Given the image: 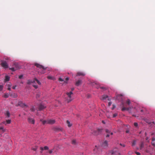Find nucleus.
<instances>
[{
    "label": "nucleus",
    "mask_w": 155,
    "mask_h": 155,
    "mask_svg": "<svg viewBox=\"0 0 155 155\" xmlns=\"http://www.w3.org/2000/svg\"><path fill=\"white\" fill-rule=\"evenodd\" d=\"M35 65L41 69H42L41 71V72L40 71H39L38 72L39 73H40L41 74H44L45 73V71L46 69V68H45L42 65L37 63H35Z\"/></svg>",
    "instance_id": "nucleus-1"
},
{
    "label": "nucleus",
    "mask_w": 155,
    "mask_h": 155,
    "mask_svg": "<svg viewBox=\"0 0 155 155\" xmlns=\"http://www.w3.org/2000/svg\"><path fill=\"white\" fill-rule=\"evenodd\" d=\"M13 67L9 68V69L13 71H15L16 70L20 68V66L19 65L18 63H14L13 65Z\"/></svg>",
    "instance_id": "nucleus-2"
},
{
    "label": "nucleus",
    "mask_w": 155,
    "mask_h": 155,
    "mask_svg": "<svg viewBox=\"0 0 155 155\" xmlns=\"http://www.w3.org/2000/svg\"><path fill=\"white\" fill-rule=\"evenodd\" d=\"M102 130L103 129L102 128L97 129L96 130H94L92 132V134L94 135H97L101 134L102 132Z\"/></svg>",
    "instance_id": "nucleus-3"
},
{
    "label": "nucleus",
    "mask_w": 155,
    "mask_h": 155,
    "mask_svg": "<svg viewBox=\"0 0 155 155\" xmlns=\"http://www.w3.org/2000/svg\"><path fill=\"white\" fill-rule=\"evenodd\" d=\"M1 65L2 67L4 68H7L8 67L7 62L5 61H1Z\"/></svg>",
    "instance_id": "nucleus-4"
},
{
    "label": "nucleus",
    "mask_w": 155,
    "mask_h": 155,
    "mask_svg": "<svg viewBox=\"0 0 155 155\" xmlns=\"http://www.w3.org/2000/svg\"><path fill=\"white\" fill-rule=\"evenodd\" d=\"M46 108V106L43 104H39L38 106V108L37 109V110H41L45 108Z\"/></svg>",
    "instance_id": "nucleus-5"
},
{
    "label": "nucleus",
    "mask_w": 155,
    "mask_h": 155,
    "mask_svg": "<svg viewBox=\"0 0 155 155\" xmlns=\"http://www.w3.org/2000/svg\"><path fill=\"white\" fill-rule=\"evenodd\" d=\"M66 94L67 95L68 97L69 98V99H68V102H70L72 100L71 95L73 94L72 91H70L69 93L67 92Z\"/></svg>",
    "instance_id": "nucleus-6"
},
{
    "label": "nucleus",
    "mask_w": 155,
    "mask_h": 155,
    "mask_svg": "<svg viewBox=\"0 0 155 155\" xmlns=\"http://www.w3.org/2000/svg\"><path fill=\"white\" fill-rule=\"evenodd\" d=\"M123 96L122 94H117L116 95V99L119 101H123Z\"/></svg>",
    "instance_id": "nucleus-7"
},
{
    "label": "nucleus",
    "mask_w": 155,
    "mask_h": 155,
    "mask_svg": "<svg viewBox=\"0 0 155 155\" xmlns=\"http://www.w3.org/2000/svg\"><path fill=\"white\" fill-rule=\"evenodd\" d=\"M28 122L29 124H35V121L34 119L33 118H31L30 117H28Z\"/></svg>",
    "instance_id": "nucleus-8"
},
{
    "label": "nucleus",
    "mask_w": 155,
    "mask_h": 155,
    "mask_svg": "<svg viewBox=\"0 0 155 155\" xmlns=\"http://www.w3.org/2000/svg\"><path fill=\"white\" fill-rule=\"evenodd\" d=\"M18 104L19 106L22 107H28V106L27 105L22 103L21 101L19 102L18 103Z\"/></svg>",
    "instance_id": "nucleus-9"
},
{
    "label": "nucleus",
    "mask_w": 155,
    "mask_h": 155,
    "mask_svg": "<svg viewBox=\"0 0 155 155\" xmlns=\"http://www.w3.org/2000/svg\"><path fill=\"white\" fill-rule=\"evenodd\" d=\"M55 122V120L53 119H48L47 120V124H53Z\"/></svg>",
    "instance_id": "nucleus-10"
},
{
    "label": "nucleus",
    "mask_w": 155,
    "mask_h": 155,
    "mask_svg": "<svg viewBox=\"0 0 155 155\" xmlns=\"http://www.w3.org/2000/svg\"><path fill=\"white\" fill-rule=\"evenodd\" d=\"M92 85L98 89L100 87V85L97 82H94L92 83Z\"/></svg>",
    "instance_id": "nucleus-11"
},
{
    "label": "nucleus",
    "mask_w": 155,
    "mask_h": 155,
    "mask_svg": "<svg viewBox=\"0 0 155 155\" xmlns=\"http://www.w3.org/2000/svg\"><path fill=\"white\" fill-rule=\"evenodd\" d=\"M82 82V81L81 80H78L76 82L75 85L76 86H78L81 84Z\"/></svg>",
    "instance_id": "nucleus-12"
},
{
    "label": "nucleus",
    "mask_w": 155,
    "mask_h": 155,
    "mask_svg": "<svg viewBox=\"0 0 155 155\" xmlns=\"http://www.w3.org/2000/svg\"><path fill=\"white\" fill-rule=\"evenodd\" d=\"M102 146L104 148H106L108 146L107 141L105 140L102 144Z\"/></svg>",
    "instance_id": "nucleus-13"
},
{
    "label": "nucleus",
    "mask_w": 155,
    "mask_h": 155,
    "mask_svg": "<svg viewBox=\"0 0 155 155\" xmlns=\"http://www.w3.org/2000/svg\"><path fill=\"white\" fill-rule=\"evenodd\" d=\"M85 75V73L83 72H78L77 74V76H84Z\"/></svg>",
    "instance_id": "nucleus-14"
},
{
    "label": "nucleus",
    "mask_w": 155,
    "mask_h": 155,
    "mask_svg": "<svg viewBox=\"0 0 155 155\" xmlns=\"http://www.w3.org/2000/svg\"><path fill=\"white\" fill-rule=\"evenodd\" d=\"M99 148L97 146H95V148L94 149V151L95 152L97 153H99Z\"/></svg>",
    "instance_id": "nucleus-15"
},
{
    "label": "nucleus",
    "mask_w": 155,
    "mask_h": 155,
    "mask_svg": "<svg viewBox=\"0 0 155 155\" xmlns=\"http://www.w3.org/2000/svg\"><path fill=\"white\" fill-rule=\"evenodd\" d=\"M40 149L41 150V153H42V151L44 150H48V147L47 146H45L44 147V148L42 147H40Z\"/></svg>",
    "instance_id": "nucleus-16"
},
{
    "label": "nucleus",
    "mask_w": 155,
    "mask_h": 155,
    "mask_svg": "<svg viewBox=\"0 0 155 155\" xmlns=\"http://www.w3.org/2000/svg\"><path fill=\"white\" fill-rule=\"evenodd\" d=\"M11 120H6V122L5 121H3V123L6 125L7 124H10L11 122Z\"/></svg>",
    "instance_id": "nucleus-17"
},
{
    "label": "nucleus",
    "mask_w": 155,
    "mask_h": 155,
    "mask_svg": "<svg viewBox=\"0 0 155 155\" xmlns=\"http://www.w3.org/2000/svg\"><path fill=\"white\" fill-rule=\"evenodd\" d=\"M152 144L153 146L155 147V137L152 138Z\"/></svg>",
    "instance_id": "nucleus-18"
},
{
    "label": "nucleus",
    "mask_w": 155,
    "mask_h": 155,
    "mask_svg": "<svg viewBox=\"0 0 155 155\" xmlns=\"http://www.w3.org/2000/svg\"><path fill=\"white\" fill-rule=\"evenodd\" d=\"M35 82V81L34 80L33 81H32L31 80H28V81L27 82V84H31V83H33Z\"/></svg>",
    "instance_id": "nucleus-19"
},
{
    "label": "nucleus",
    "mask_w": 155,
    "mask_h": 155,
    "mask_svg": "<svg viewBox=\"0 0 155 155\" xmlns=\"http://www.w3.org/2000/svg\"><path fill=\"white\" fill-rule=\"evenodd\" d=\"M108 96L106 95H103L102 96V98H101L102 100H105L107 99L108 97Z\"/></svg>",
    "instance_id": "nucleus-20"
},
{
    "label": "nucleus",
    "mask_w": 155,
    "mask_h": 155,
    "mask_svg": "<svg viewBox=\"0 0 155 155\" xmlns=\"http://www.w3.org/2000/svg\"><path fill=\"white\" fill-rule=\"evenodd\" d=\"M31 111L32 112L35 111V108L34 106H32L30 109Z\"/></svg>",
    "instance_id": "nucleus-21"
},
{
    "label": "nucleus",
    "mask_w": 155,
    "mask_h": 155,
    "mask_svg": "<svg viewBox=\"0 0 155 155\" xmlns=\"http://www.w3.org/2000/svg\"><path fill=\"white\" fill-rule=\"evenodd\" d=\"M10 79V77L7 75L5 76V81H9Z\"/></svg>",
    "instance_id": "nucleus-22"
},
{
    "label": "nucleus",
    "mask_w": 155,
    "mask_h": 155,
    "mask_svg": "<svg viewBox=\"0 0 155 155\" xmlns=\"http://www.w3.org/2000/svg\"><path fill=\"white\" fill-rule=\"evenodd\" d=\"M40 121L42 122V123L44 125L46 123L47 124V120H43L42 119H41Z\"/></svg>",
    "instance_id": "nucleus-23"
},
{
    "label": "nucleus",
    "mask_w": 155,
    "mask_h": 155,
    "mask_svg": "<svg viewBox=\"0 0 155 155\" xmlns=\"http://www.w3.org/2000/svg\"><path fill=\"white\" fill-rule=\"evenodd\" d=\"M136 143V140H134L132 142V146H134Z\"/></svg>",
    "instance_id": "nucleus-24"
},
{
    "label": "nucleus",
    "mask_w": 155,
    "mask_h": 155,
    "mask_svg": "<svg viewBox=\"0 0 155 155\" xmlns=\"http://www.w3.org/2000/svg\"><path fill=\"white\" fill-rule=\"evenodd\" d=\"M6 115L8 117H10V114L8 111H7L6 114Z\"/></svg>",
    "instance_id": "nucleus-25"
},
{
    "label": "nucleus",
    "mask_w": 155,
    "mask_h": 155,
    "mask_svg": "<svg viewBox=\"0 0 155 155\" xmlns=\"http://www.w3.org/2000/svg\"><path fill=\"white\" fill-rule=\"evenodd\" d=\"M34 81H36L37 82V83L39 84V85H40L41 84V82L39 81L38 79H37L36 78H35V79H34Z\"/></svg>",
    "instance_id": "nucleus-26"
},
{
    "label": "nucleus",
    "mask_w": 155,
    "mask_h": 155,
    "mask_svg": "<svg viewBox=\"0 0 155 155\" xmlns=\"http://www.w3.org/2000/svg\"><path fill=\"white\" fill-rule=\"evenodd\" d=\"M129 109L128 108H125L124 107L122 109V110L123 111H124L125 110H129Z\"/></svg>",
    "instance_id": "nucleus-27"
},
{
    "label": "nucleus",
    "mask_w": 155,
    "mask_h": 155,
    "mask_svg": "<svg viewBox=\"0 0 155 155\" xmlns=\"http://www.w3.org/2000/svg\"><path fill=\"white\" fill-rule=\"evenodd\" d=\"M67 123L68 124V127H70L71 126V125L70 124V122L67 120L66 121Z\"/></svg>",
    "instance_id": "nucleus-28"
},
{
    "label": "nucleus",
    "mask_w": 155,
    "mask_h": 155,
    "mask_svg": "<svg viewBox=\"0 0 155 155\" xmlns=\"http://www.w3.org/2000/svg\"><path fill=\"white\" fill-rule=\"evenodd\" d=\"M3 97L5 98H8L9 97V95L8 94H5V95H4L3 96Z\"/></svg>",
    "instance_id": "nucleus-29"
},
{
    "label": "nucleus",
    "mask_w": 155,
    "mask_h": 155,
    "mask_svg": "<svg viewBox=\"0 0 155 155\" xmlns=\"http://www.w3.org/2000/svg\"><path fill=\"white\" fill-rule=\"evenodd\" d=\"M143 145H144V144H143V142H141L140 144V149H142V148L143 147Z\"/></svg>",
    "instance_id": "nucleus-30"
},
{
    "label": "nucleus",
    "mask_w": 155,
    "mask_h": 155,
    "mask_svg": "<svg viewBox=\"0 0 155 155\" xmlns=\"http://www.w3.org/2000/svg\"><path fill=\"white\" fill-rule=\"evenodd\" d=\"M146 111V109L144 108L143 109H141L140 110V111L141 112H143V113H144L145 111Z\"/></svg>",
    "instance_id": "nucleus-31"
},
{
    "label": "nucleus",
    "mask_w": 155,
    "mask_h": 155,
    "mask_svg": "<svg viewBox=\"0 0 155 155\" xmlns=\"http://www.w3.org/2000/svg\"><path fill=\"white\" fill-rule=\"evenodd\" d=\"M126 103L128 104V105H129L130 103V100L129 99H128L126 101Z\"/></svg>",
    "instance_id": "nucleus-32"
},
{
    "label": "nucleus",
    "mask_w": 155,
    "mask_h": 155,
    "mask_svg": "<svg viewBox=\"0 0 155 155\" xmlns=\"http://www.w3.org/2000/svg\"><path fill=\"white\" fill-rule=\"evenodd\" d=\"M3 89V86L2 85H0V91H2Z\"/></svg>",
    "instance_id": "nucleus-33"
},
{
    "label": "nucleus",
    "mask_w": 155,
    "mask_h": 155,
    "mask_svg": "<svg viewBox=\"0 0 155 155\" xmlns=\"http://www.w3.org/2000/svg\"><path fill=\"white\" fill-rule=\"evenodd\" d=\"M134 125L135 127H137V126L138 125V124L137 123L135 122V123H134Z\"/></svg>",
    "instance_id": "nucleus-34"
},
{
    "label": "nucleus",
    "mask_w": 155,
    "mask_h": 155,
    "mask_svg": "<svg viewBox=\"0 0 155 155\" xmlns=\"http://www.w3.org/2000/svg\"><path fill=\"white\" fill-rule=\"evenodd\" d=\"M17 97V94H14V95L13 96V97L14 98H16Z\"/></svg>",
    "instance_id": "nucleus-35"
},
{
    "label": "nucleus",
    "mask_w": 155,
    "mask_h": 155,
    "mask_svg": "<svg viewBox=\"0 0 155 155\" xmlns=\"http://www.w3.org/2000/svg\"><path fill=\"white\" fill-rule=\"evenodd\" d=\"M105 132L107 134H110V131H109L108 130L106 129L105 130Z\"/></svg>",
    "instance_id": "nucleus-36"
},
{
    "label": "nucleus",
    "mask_w": 155,
    "mask_h": 155,
    "mask_svg": "<svg viewBox=\"0 0 155 155\" xmlns=\"http://www.w3.org/2000/svg\"><path fill=\"white\" fill-rule=\"evenodd\" d=\"M117 115V113H115L113 115V117H116Z\"/></svg>",
    "instance_id": "nucleus-37"
},
{
    "label": "nucleus",
    "mask_w": 155,
    "mask_h": 155,
    "mask_svg": "<svg viewBox=\"0 0 155 155\" xmlns=\"http://www.w3.org/2000/svg\"><path fill=\"white\" fill-rule=\"evenodd\" d=\"M72 143L73 144H75L76 143V140H73L72 141Z\"/></svg>",
    "instance_id": "nucleus-38"
},
{
    "label": "nucleus",
    "mask_w": 155,
    "mask_h": 155,
    "mask_svg": "<svg viewBox=\"0 0 155 155\" xmlns=\"http://www.w3.org/2000/svg\"><path fill=\"white\" fill-rule=\"evenodd\" d=\"M33 86L35 88V89H37L38 88V86L37 85H33Z\"/></svg>",
    "instance_id": "nucleus-39"
},
{
    "label": "nucleus",
    "mask_w": 155,
    "mask_h": 155,
    "mask_svg": "<svg viewBox=\"0 0 155 155\" xmlns=\"http://www.w3.org/2000/svg\"><path fill=\"white\" fill-rule=\"evenodd\" d=\"M0 130H2L3 131V132H4V128L2 127H0Z\"/></svg>",
    "instance_id": "nucleus-40"
},
{
    "label": "nucleus",
    "mask_w": 155,
    "mask_h": 155,
    "mask_svg": "<svg viewBox=\"0 0 155 155\" xmlns=\"http://www.w3.org/2000/svg\"><path fill=\"white\" fill-rule=\"evenodd\" d=\"M47 78L49 79H52V77L50 76H48L47 77Z\"/></svg>",
    "instance_id": "nucleus-41"
},
{
    "label": "nucleus",
    "mask_w": 155,
    "mask_h": 155,
    "mask_svg": "<svg viewBox=\"0 0 155 155\" xmlns=\"http://www.w3.org/2000/svg\"><path fill=\"white\" fill-rule=\"evenodd\" d=\"M59 80L61 81H64V80L61 78H59Z\"/></svg>",
    "instance_id": "nucleus-42"
},
{
    "label": "nucleus",
    "mask_w": 155,
    "mask_h": 155,
    "mask_svg": "<svg viewBox=\"0 0 155 155\" xmlns=\"http://www.w3.org/2000/svg\"><path fill=\"white\" fill-rule=\"evenodd\" d=\"M23 77V75H20L19 76V79H21Z\"/></svg>",
    "instance_id": "nucleus-43"
},
{
    "label": "nucleus",
    "mask_w": 155,
    "mask_h": 155,
    "mask_svg": "<svg viewBox=\"0 0 155 155\" xmlns=\"http://www.w3.org/2000/svg\"><path fill=\"white\" fill-rule=\"evenodd\" d=\"M120 146H123V147H125V145L124 144H122V143H120Z\"/></svg>",
    "instance_id": "nucleus-44"
},
{
    "label": "nucleus",
    "mask_w": 155,
    "mask_h": 155,
    "mask_svg": "<svg viewBox=\"0 0 155 155\" xmlns=\"http://www.w3.org/2000/svg\"><path fill=\"white\" fill-rule=\"evenodd\" d=\"M111 104H112V103L111 102H109L108 103V106L109 107H110L111 105Z\"/></svg>",
    "instance_id": "nucleus-45"
},
{
    "label": "nucleus",
    "mask_w": 155,
    "mask_h": 155,
    "mask_svg": "<svg viewBox=\"0 0 155 155\" xmlns=\"http://www.w3.org/2000/svg\"><path fill=\"white\" fill-rule=\"evenodd\" d=\"M135 153L137 155H140V153L138 152H135Z\"/></svg>",
    "instance_id": "nucleus-46"
},
{
    "label": "nucleus",
    "mask_w": 155,
    "mask_h": 155,
    "mask_svg": "<svg viewBox=\"0 0 155 155\" xmlns=\"http://www.w3.org/2000/svg\"><path fill=\"white\" fill-rule=\"evenodd\" d=\"M113 107L112 108V110L114 109V108L115 107V106L114 105H113Z\"/></svg>",
    "instance_id": "nucleus-47"
},
{
    "label": "nucleus",
    "mask_w": 155,
    "mask_h": 155,
    "mask_svg": "<svg viewBox=\"0 0 155 155\" xmlns=\"http://www.w3.org/2000/svg\"><path fill=\"white\" fill-rule=\"evenodd\" d=\"M132 153H133L131 151H129L128 153L130 155L132 154Z\"/></svg>",
    "instance_id": "nucleus-48"
},
{
    "label": "nucleus",
    "mask_w": 155,
    "mask_h": 155,
    "mask_svg": "<svg viewBox=\"0 0 155 155\" xmlns=\"http://www.w3.org/2000/svg\"><path fill=\"white\" fill-rule=\"evenodd\" d=\"M126 132L127 133H128L129 132V130H127L126 131Z\"/></svg>",
    "instance_id": "nucleus-49"
},
{
    "label": "nucleus",
    "mask_w": 155,
    "mask_h": 155,
    "mask_svg": "<svg viewBox=\"0 0 155 155\" xmlns=\"http://www.w3.org/2000/svg\"><path fill=\"white\" fill-rule=\"evenodd\" d=\"M52 152H53V151H52V150H50L49 151V153H52Z\"/></svg>",
    "instance_id": "nucleus-50"
},
{
    "label": "nucleus",
    "mask_w": 155,
    "mask_h": 155,
    "mask_svg": "<svg viewBox=\"0 0 155 155\" xmlns=\"http://www.w3.org/2000/svg\"><path fill=\"white\" fill-rule=\"evenodd\" d=\"M16 87V86H14L12 87V88L13 89H15Z\"/></svg>",
    "instance_id": "nucleus-51"
},
{
    "label": "nucleus",
    "mask_w": 155,
    "mask_h": 155,
    "mask_svg": "<svg viewBox=\"0 0 155 155\" xmlns=\"http://www.w3.org/2000/svg\"><path fill=\"white\" fill-rule=\"evenodd\" d=\"M109 134H107V135L106 136V137H109L110 135H109Z\"/></svg>",
    "instance_id": "nucleus-52"
},
{
    "label": "nucleus",
    "mask_w": 155,
    "mask_h": 155,
    "mask_svg": "<svg viewBox=\"0 0 155 155\" xmlns=\"http://www.w3.org/2000/svg\"><path fill=\"white\" fill-rule=\"evenodd\" d=\"M65 80L66 81H68V80H69V78L68 77L66 78L65 79Z\"/></svg>",
    "instance_id": "nucleus-53"
},
{
    "label": "nucleus",
    "mask_w": 155,
    "mask_h": 155,
    "mask_svg": "<svg viewBox=\"0 0 155 155\" xmlns=\"http://www.w3.org/2000/svg\"><path fill=\"white\" fill-rule=\"evenodd\" d=\"M71 91H72L74 90V88H71Z\"/></svg>",
    "instance_id": "nucleus-54"
},
{
    "label": "nucleus",
    "mask_w": 155,
    "mask_h": 155,
    "mask_svg": "<svg viewBox=\"0 0 155 155\" xmlns=\"http://www.w3.org/2000/svg\"><path fill=\"white\" fill-rule=\"evenodd\" d=\"M8 89L9 90V91H10L11 90V88L10 87H9L8 88Z\"/></svg>",
    "instance_id": "nucleus-55"
},
{
    "label": "nucleus",
    "mask_w": 155,
    "mask_h": 155,
    "mask_svg": "<svg viewBox=\"0 0 155 155\" xmlns=\"http://www.w3.org/2000/svg\"><path fill=\"white\" fill-rule=\"evenodd\" d=\"M33 150L34 151H35V150H36V148H33Z\"/></svg>",
    "instance_id": "nucleus-56"
},
{
    "label": "nucleus",
    "mask_w": 155,
    "mask_h": 155,
    "mask_svg": "<svg viewBox=\"0 0 155 155\" xmlns=\"http://www.w3.org/2000/svg\"><path fill=\"white\" fill-rule=\"evenodd\" d=\"M100 88L101 89H104V87H100Z\"/></svg>",
    "instance_id": "nucleus-57"
},
{
    "label": "nucleus",
    "mask_w": 155,
    "mask_h": 155,
    "mask_svg": "<svg viewBox=\"0 0 155 155\" xmlns=\"http://www.w3.org/2000/svg\"><path fill=\"white\" fill-rule=\"evenodd\" d=\"M110 134L111 135H112L113 134V133L112 132H110Z\"/></svg>",
    "instance_id": "nucleus-58"
},
{
    "label": "nucleus",
    "mask_w": 155,
    "mask_h": 155,
    "mask_svg": "<svg viewBox=\"0 0 155 155\" xmlns=\"http://www.w3.org/2000/svg\"><path fill=\"white\" fill-rule=\"evenodd\" d=\"M39 97V95H38V94L37 95H36V97Z\"/></svg>",
    "instance_id": "nucleus-59"
},
{
    "label": "nucleus",
    "mask_w": 155,
    "mask_h": 155,
    "mask_svg": "<svg viewBox=\"0 0 155 155\" xmlns=\"http://www.w3.org/2000/svg\"><path fill=\"white\" fill-rule=\"evenodd\" d=\"M102 122L103 123V124H105V123L104 122V121L103 120L102 121Z\"/></svg>",
    "instance_id": "nucleus-60"
},
{
    "label": "nucleus",
    "mask_w": 155,
    "mask_h": 155,
    "mask_svg": "<svg viewBox=\"0 0 155 155\" xmlns=\"http://www.w3.org/2000/svg\"><path fill=\"white\" fill-rule=\"evenodd\" d=\"M141 133V131H140V132H139V134H140Z\"/></svg>",
    "instance_id": "nucleus-61"
},
{
    "label": "nucleus",
    "mask_w": 155,
    "mask_h": 155,
    "mask_svg": "<svg viewBox=\"0 0 155 155\" xmlns=\"http://www.w3.org/2000/svg\"><path fill=\"white\" fill-rule=\"evenodd\" d=\"M146 134H146V133H145V135H146Z\"/></svg>",
    "instance_id": "nucleus-62"
},
{
    "label": "nucleus",
    "mask_w": 155,
    "mask_h": 155,
    "mask_svg": "<svg viewBox=\"0 0 155 155\" xmlns=\"http://www.w3.org/2000/svg\"><path fill=\"white\" fill-rule=\"evenodd\" d=\"M21 116L20 114H19V116Z\"/></svg>",
    "instance_id": "nucleus-63"
}]
</instances>
